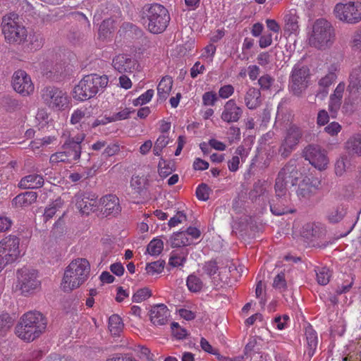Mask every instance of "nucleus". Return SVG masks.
Masks as SVG:
<instances>
[{
	"label": "nucleus",
	"mask_w": 361,
	"mask_h": 361,
	"mask_svg": "<svg viewBox=\"0 0 361 361\" xmlns=\"http://www.w3.org/2000/svg\"><path fill=\"white\" fill-rule=\"evenodd\" d=\"M37 194L34 192H27L17 195L13 200V204L16 207H27L35 202Z\"/></svg>",
	"instance_id": "31"
},
{
	"label": "nucleus",
	"mask_w": 361,
	"mask_h": 361,
	"mask_svg": "<svg viewBox=\"0 0 361 361\" xmlns=\"http://www.w3.org/2000/svg\"><path fill=\"white\" fill-rule=\"evenodd\" d=\"M68 157H70L68 153L66 154L63 149L62 151L52 154L50 157L49 161L52 165H56L61 162L70 163Z\"/></svg>",
	"instance_id": "47"
},
{
	"label": "nucleus",
	"mask_w": 361,
	"mask_h": 361,
	"mask_svg": "<svg viewBox=\"0 0 361 361\" xmlns=\"http://www.w3.org/2000/svg\"><path fill=\"white\" fill-rule=\"evenodd\" d=\"M341 126L337 122H331L327 126L325 127L324 130L326 133L331 136L338 135L341 130Z\"/></svg>",
	"instance_id": "58"
},
{
	"label": "nucleus",
	"mask_w": 361,
	"mask_h": 361,
	"mask_svg": "<svg viewBox=\"0 0 361 361\" xmlns=\"http://www.w3.org/2000/svg\"><path fill=\"white\" fill-rule=\"evenodd\" d=\"M47 319L37 311H29L20 317L16 334L20 339L30 342L39 337L47 328Z\"/></svg>",
	"instance_id": "1"
},
{
	"label": "nucleus",
	"mask_w": 361,
	"mask_h": 361,
	"mask_svg": "<svg viewBox=\"0 0 361 361\" xmlns=\"http://www.w3.org/2000/svg\"><path fill=\"white\" fill-rule=\"evenodd\" d=\"M300 177L301 173L296 166L295 161H290L281 169L276 179L283 181L290 186H295Z\"/></svg>",
	"instance_id": "15"
},
{
	"label": "nucleus",
	"mask_w": 361,
	"mask_h": 361,
	"mask_svg": "<svg viewBox=\"0 0 361 361\" xmlns=\"http://www.w3.org/2000/svg\"><path fill=\"white\" fill-rule=\"evenodd\" d=\"M308 69L305 66H295L292 71L290 87L295 94H299L307 86Z\"/></svg>",
	"instance_id": "16"
},
{
	"label": "nucleus",
	"mask_w": 361,
	"mask_h": 361,
	"mask_svg": "<svg viewBox=\"0 0 361 361\" xmlns=\"http://www.w3.org/2000/svg\"><path fill=\"white\" fill-rule=\"evenodd\" d=\"M173 171V166L164 160H161L159 163V173L161 177H166Z\"/></svg>",
	"instance_id": "53"
},
{
	"label": "nucleus",
	"mask_w": 361,
	"mask_h": 361,
	"mask_svg": "<svg viewBox=\"0 0 361 361\" xmlns=\"http://www.w3.org/2000/svg\"><path fill=\"white\" fill-rule=\"evenodd\" d=\"M63 205V201L61 198H57L54 202H51L44 210V218L45 221L51 219L56 214L58 209Z\"/></svg>",
	"instance_id": "41"
},
{
	"label": "nucleus",
	"mask_w": 361,
	"mask_h": 361,
	"mask_svg": "<svg viewBox=\"0 0 361 361\" xmlns=\"http://www.w3.org/2000/svg\"><path fill=\"white\" fill-rule=\"evenodd\" d=\"M164 249V242L159 238H153L147 246V252L151 256H158Z\"/></svg>",
	"instance_id": "39"
},
{
	"label": "nucleus",
	"mask_w": 361,
	"mask_h": 361,
	"mask_svg": "<svg viewBox=\"0 0 361 361\" xmlns=\"http://www.w3.org/2000/svg\"><path fill=\"white\" fill-rule=\"evenodd\" d=\"M250 151V148H246L243 145L238 146L236 148L235 154L231 159L228 161V168L229 171L232 172L236 171L239 168L240 159L244 162L248 157Z\"/></svg>",
	"instance_id": "23"
},
{
	"label": "nucleus",
	"mask_w": 361,
	"mask_h": 361,
	"mask_svg": "<svg viewBox=\"0 0 361 361\" xmlns=\"http://www.w3.org/2000/svg\"><path fill=\"white\" fill-rule=\"evenodd\" d=\"M18 286L23 295L32 294L40 287L37 272L34 269L23 268L18 271Z\"/></svg>",
	"instance_id": "9"
},
{
	"label": "nucleus",
	"mask_w": 361,
	"mask_h": 361,
	"mask_svg": "<svg viewBox=\"0 0 361 361\" xmlns=\"http://www.w3.org/2000/svg\"><path fill=\"white\" fill-rule=\"evenodd\" d=\"M245 104L249 109H255L261 104V93L255 87H250L245 96Z\"/></svg>",
	"instance_id": "28"
},
{
	"label": "nucleus",
	"mask_w": 361,
	"mask_h": 361,
	"mask_svg": "<svg viewBox=\"0 0 361 361\" xmlns=\"http://www.w3.org/2000/svg\"><path fill=\"white\" fill-rule=\"evenodd\" d=\"M20 256V239L9 235L0 240V271L10 263L16 261Z\"/></svg>",
	"instance_id": "7"
},
{
	"label": "nucleus",
	"mask_w": 361,
	"mask_h": 361,
	"mask_svg": "<svg viewBox=\"0 0 361 361\" xmlns=\"http://www.w3.org/2000/svg\"><path fill=\"white\" fill-rule=\"evenodd\" d=\"M165 262L161 260H157L146 265L145 270L149 275L154 276L162 272L164 268Z\"/></svg>",
	"instance_id": "42"
},
{
	"label": "nucleus",
	"mask_w": 361,
	"mask_h": 361,
	"mask_svg": "<svg viewBox=\"0 0 361 361\" xmlns=\"http://www.w3.org/2000/svg\"><path fill=\"white\" fill-rule=\"evenodd\" d=\"M137 65L136 60L127 54H118L112 61V66L119 73H131Z\"/></svg>",
	"instance_id": "22"
},
{
	"label": "nucleus",
	"mask_w": 361,
	"mask_h": 361,
	"mask_svg": "<svg viewBox=\"0 0 361 361\" xmlns=\"http://www.w3.org/2000/svg\"><path fill=\"white\" fill-rule=\"evenodd\" d=\"M305 159L319 170H324L329 164V159L326 152L322 150L319 146L310 145L304 152Z\"/></svg>",
	"instance_id": "14"
},
{
	"label": "nucleus",
	"mask_w": 361,
	"mask_h": 361,
	"mask_svg": "<svg viewBox=\"0 0 361 361\" xmlns=\"http://www.w3.org/2000/svg\"><path fill=\"white\" fill-rule=\"evenodd\" d=\"M108 82L109 78L106 75L90 74L85 75L73 87V97L79 102L87 101L97 94L102 93Z\"/></svg>",
	"instance_id": "2"
},
{
	"label": "nucleus",
	"mask_w": 361,
	"mask_h": 361,
	"mask_svg": "<svg viewBox=\"0 0 361 361\" xmlns=\"http://www.w3.org/2000/svg\"><path fill=\"white\" fill-rule=\"evenodd\" d=\"M42 97L44 102L51 109L60 111L68 106V98L63 90L54 87H46L42 90Z\"/></svg>",
	"instance_id": "10"
},
{
	"label": "nucleus",
	"mask_w": 361,
	"mask_h": 361,
	"mask_svg": "<svg viewBox=\"0 0 361 361\" xmlns=\"http://www.w3.org/2000/svg\"><path fill=\"white\" fill-rule=\"evenodd\" d=\"M25 41L27 43V47L31 51L39 49L43 46V39L39 33L31 32L27 35Z\"/></svg>",
	"instance_id": "34"
},
{
	"label": "nucleus",
	"mask_w": 361,
	"mask_h": 361,
	"mask_svg": "<svg viewBox=\"0 0 361 361\" xmlns=\"http://www.w3.org/2000/svg\"><path fill=\"white\" fill-rule=\"evenodd\" d=\"M299 16L295 9L287 11L284 14L285 30L290 34L296 33L299 30Z\"/></svg>",
	"instance_id": "25"
},
{
	"label": "nucleus",
	"mask_w": 361,
	"mask_h": 361,
	"mask_svg": "<svg viewBox=\"0 0 361 361\" xmlns=\"http://www.w3.org/2000/svg\"><path fill=\"white\" fill-rule=\"evenodd\" d=\"M316 280L319 285H326L331 276L330 270L326 267H317L314 269Z\"/></svg>",
	"instance_id": "36"
},
{
	"label": "nucleus",
	"mask_w": 361,
	"mask_h": 361,
	"mask_svg": "<svg viewBox=\"0 0 361 361\" xmlns=\"http://www.w3.org/2000/svg\"><path fill=\"white\" fill-rule=\"evenodd\" d=\"M186 219V216L182 212H178L174 216L171 217L169 221V227H175L182 223Z\"/></svg>",
	"instance_id": "61"
},
{
	"label": "nucleus",
	"mask_w": 361,
	"mask_h": 361,
	"mask_svg": "<svg viewBox=\"0 0 361 361\" xmlns=\"http://www.w3.org/2000/svg\"><path fill=\"white\" fill-rule=\"evenodd\" d=\"M170 142V138L167 134H161L155 141L153 148V154L157 157H160L162 150Z\"/></svg>",
	"instance_id": "38"
},
{
	"label": "nucleus",
	"mask_w": 361,
	"mask_h": 361,
	"mask_svg": "<svg viewBox=\"0 0 361 361\" xmlns=\"http://www.w3.org/2000/svg\"><path fill=\"white\" fill-rule=\"evenodd\" d=\"M113 20L111 19L104 20L99 26V33L100 37H106L108 33H111V29L113 28Z\"/></svg>",
	"instance_id": "54"
},
{
	"label": "nucleus",
	"mask_w": 361,
	"mask_h": 361,
	"mask_svg": "<svg viewBox=\"0 0 361 361\" xmlns=\"http://www.w3.org/2000/svg\"><path fill=\"white\" fill-rule=\"evenodd\" d=\"M62 149L66 152V154L68 153V160L71 162L73 161H77L80 158L81 155V147H78L75 145V147L73 146L71 143L66 141L63 145Z\"/></svg>",
	"instance_id": "37"
},
{
	"label": "nucleus",
	"mask_w": 361,
	"mask_h": 361,
	"mask_svg": "<svg viewBox=\"0 0 361 361\" xmlns=\"http://www.w3.org/2000/svg\"><path fill=\"white\" fill-rule=\"evenodd\" d=\"M43 184V177L38 174H30L26 176L20 181V185L23 188H41Z\"/></svg>",
	"instance_id": "30"
},
{
	"label": "nucleus",
	"mask_w": 361,
	"mask_h": 361,
	"mask_svg": "<svg viewBox=\"0 0 361 361\" xmlns=\"http://www.w3.org/2000/svg\"><path fill=\"white\" fill-rule=\"evenodd\" d=\"M13 90L23 96H29L34 92L35 86L30 76L23 70H18L12 76Z\"/></svg>",
	"instance_id": "12"
},
{
	"label": "nucleus",
	"mask_w": 361,
	"mask_h": 361,
	"mask_svg": "<svg viewBox=\"0 0 361 361\" xmlns=\"http://www.w3.org/2000/svg\"><path fill=\"white\" fill-rule=\"evenodd\" d=\"M301 137L302 132L300 128L294 125L290 126L281 147L282 155L288 156L290 152L298 144Z\"/></svg>",
	"instance_id": "17"
},
{
	"label": "nucleus",
	"mask_w": 361,
	"mask_h": 361,
	"mask_svg": "<svg viewBox=\"0 0 361 361\" xmlns=\"http://www.w3.org/2000/svg\"><path fill=\"white\" fill-rule=\"evenodd\" d=\"M242 114L243 109L237 104L233 99H231L225 103L221 118L228 123H235L240 120Z\"/></svg>",
	"instance_id": "19"
},
{
	"label": "nucleus",
	"mask_w": 361,
	"mask_h": 361,
	"mask_svg": "<svg viewBox=\"0 0 361 361\" xmlns=\"http://www.w3.org/2000/svg\"><path fill=\"white\" fill-rule=\"evenodd\" d=\"M273 286L275 288L283 290L286 288V281L285 279V274L281 272L276 276L274 279Z\"/></svg>",
	"instance_id": "57"
},
{
	"label": "nucleus",
	"mask_w": 361,
	"mask_h": 361,
	"mask_svg": "<svg viewBox=\"0 0 361 361\" xmlns=\"http://www.w3.org/2000/svg\"><path fill=\"white\" fill-rule=\"evenodd\" d=\"M123 324L118 314H113L109 319V329L113 335L118 334L123 329Z\"/></svg>",
	"instance_id": "40"
},
{
	"label": "nucleus",
	"mask_w": 361,
	"mask_h": 361,
	"mask_svg": "<svg viewBox=\"0 0 361 361\" xmlns=\"http://www.w3.org/2000/svg\"><path fill=\"white\" fill-rule=\"evenodd\" d=\"M90 269V264L86 259L73 260L65 270L61 282L62 289L68 292L78 288L87 280Z\"/></svg>",
	"instance_id": "3"
},
{
	"label": "nucleus",
	"mask_w": 361,
	"mask_h": 361,
	"mask_svg": "<svg viewBox=\"0 0 361 361\" xmlns=\"http://www.w3.org/2000/svg\"><path fill=\"white\" fill-rule=\"evenodd\" d=\"M320 181L315 178L305 177L299 183L296 194L300 199H309L319 189Z\"/></svg>",
	"instance_id": "18"
},
{
	"label": "nucleus",
	"mask_w": 361,
	"mask_h": 361,
	"mask_svg": "<svg viewBox=\"0 0 361 361\" xmlns=\"http://www.w3.org/2000/svg\"><path fill=\"white\" fill-rule=\"evenodd\" d=\"M292 186H290L286 183L276 179L274 185L275 195L276 198L281 199V204L279 205L275 203H271L270 210L273 214L281 216L292 212V211L286 206L290 196L289 189Z\"/></svg>",
	"instance_id": "11"
},
{
	"label": "nucleus",
	"mask_w": 361,
	"mask_h": 361,
	"mask_svg": "<svg viewBox=\"0 0 361 361\" xmlns=\"http://www.w3.org/2000/svg\"><path fill=\"white\" fill-rule=\"evenodd\" d=\"M91 116L86 107H80L73 111L71 116V123L73 125L85 123Z\"/></svg>",
	"instance_id": "32"
},
{
	"label": "nucleus",
	"mask_w": 361,
	"mask_h": 361,
	"mask_svg": "<svg viewBox=\"0 0 361 361\" xmlns=\"http://www.w3.org/2000/svg\"><path fill=\"white\" fill-rule=\"evenodd\" d=\"M173 86V80L170 76H164L157 85V95L159 99L165 100L169 95Z\"/></svg>",
	"instance_id": "29"
},
{
	"label": "nucleus",
	"mask_w": 361,
	"mask_h": 361,
	"mask_svg": "<svg viewBox=\"0 0 361 361\" xmlns=\"http://www.w3.org/2000/svg\"><path fill=\"white\" fill-rule=\"evenodd\" d=\"M334 13L342 22L355 24L361 20V3H338L334 7Z\"/></svg>",
	"instance_id": "8"
},
{
	"label": "nucleus",
	"mask_w": 361,
	"mask_h": 361,
	"mask_svg": "<svg viewBox=\"0 0 361 361\" xmlns=\"http://www.w3.org/2000/svg\"><path fill=\"white\" fill-rule=\"evenodd\" d=\"M188 253L184 251H172L169 259V264L172 267L183 266L186 262Z\"/></svg>",
	"instance_id": "35"
},
{
	"label": "nucleus",
	"mask_w": 361,
	"mask_h": 361,
	"mask_svg": "<svg viewBox=\"0 0 361 361\" xmlns=\"http://www.w3.org/2000/svg\"><path fill=\"white\" fill-rule=\"evenodd\" d=\"M99 206L106 216L117 215L120 213L121 207L119 200L115 195H106L103 196L99 201Z\"/></svg>",
	"instance_id": "20"
},
{
	"label": "nucleus",
	"mask_w": 361,
	"mask_h": 361,
	"mask_svg": "<svg viewBox=\"0 0 361 361\" xmlns=\"http://www.w3.org/2000/svg\"><path fill=\"white\" fill-rule=\"evenodd\" d=\"M274 80L269 75H264L259 78L258 82L261 88L268 90L272 85Z\"/></svg>",
	"instance_id": "62"
},
{
	"label": "nucleus",
	"mask_w": 361,
	"mask_h": 361,
	"mask_svg": "<svg viewBox=\"0 0 361 361\" xmlns=\"http://www.w3.org/2000/svg\"><path fill=\"white\" fill-rule=\"evenodd\" d=\"M345 149L349 154L361 156V133L353 134L345 142Z\"/></svg>",
	"instance_id": "27"
},
{
	"label": "nucleus",
	"mask_w": 361,
	"mask_h": 361,
	"mask_svg": "<svg viewBox=\"0 0 361 361\" xmlns=\"http://www.w3.org/2000/svg\"><path fill=\"white\" fill-rule=\"evenodd\" d=\"M154 93V90L152 89L147 90L145 92L140 95L137 99H134L133 104L135 106H137L147 104L152 99Z\"/></svg>",
	"instance_id": "45"
},
{
	"label": "nucleus",
	"mask_w": 361,
	"mask_h": 361,
	"mask_svg": "<svg viewBox=\"0 0 361 361\" xmlns=\"http://www.w3.org/2000/svg\"><path fill=\"white\" fill-rule=\"evenodd\" d=\"M177 312L181 318L187 321L192 320L196 317L195 312L192 311L190 310H188L186 308H180L178 310Z\"/></svg>",
	"instance_id": "64"
},
{
	"label": "nucleus",
	"mask_w": 361,
	"mask_h": 361,
	"mask_svg": "<svg viewBox=\"0 0 361 361\" xmlns=\"http://www.w3.org/2000/svg\"><path fill=\"white\" fill-rule=\"evenodd\" d=\"M75 207L82 214H89L96 211L99 207V202L94 194L78 192L73 198Z\"/></svg>",
	"instance_id": "13"
},
{
	"label": "nucleus",
	"mask_w": 361,
	"mask_h": 361,
	"mask_svg": "<svg viewBox=\"0 0 361 361\" xmlns=\"http://www.w3.org/2000/svg\"><path fill=\"white\" fill-rule=\"evenodd\" d=\"M289 320L290 318L287 314L275 317V319H274L273 325L276 329L279 330H283L288 326Z\"/></svg>",
	"instance_id": "50"
},
{
	"label": "nucleus",
	"mask_w": 361,
	"mask_h": 361,
	"mask_svg": "<svg viewBox=\"0 0 361 361\" xmlns=\"http://www.w3.org/2000/svg\"><path fill=\"white\" fill-rule=\"evenodd\" d=\"M345 88L344 82H340L336 87L334 93L330 96L329 111L336 113L340 108L343 92Z\"/></svg>",
	"instance_id": "26"
},
{
	"label": "nucleus",
	"mask_w": 361,
	"mask_h": 361,
	"mask_svg": "<svg viewBox=\"0 0 361 361\" xmlns=\"http://www.w3.org/2000/svg\"><path fill=\"white\" fill-rule=\"evenodd\" d=\"M170 316L169 310L164 304L152 306L149 310V319L156 326H162L167 323Z\"/></svg>",
	"instance_id": "21"
},
{
	"label": "nucleus",
	"mask_w": 361,
	"mask_h": 361,
	"mask_svg": "<svg viewBox=\"0 0 361 361\" xmlns=\"http://www.w3.org/2000/svg\"><path fill=\"white\" fill-rule=\"evenodd\" d=\"M216 47L215 45L213 44H209L202 49L200 56L201 59L212 62L216 53Z\"/></svg>",
	"instance_id": "48"
},
{
	"label": "nucleus",
	"mask_w": 361,
	"mask_h": 361,
	"mask_svg": "<svg viewBox=\"0 0 361 361\" xmlns=\"http://www.w3.org/2000/svg\"><path fill=\"white\" fill-rule=\"evenodd\" d=\"M187 286L192 292H199L203 286L202 281L195 275H190L187 279Z\"/></svg>",
	"instance_id": "43"
},
{
	"label": "nucleus",
	"mask_w": 361,
	"mask_h": 361,
	"mask_svg": "<svg viewBox=\"0 0 361 361\" xmlns=\"http://www.w3.org/2000/svg\"><path fill=\"white\" fill-rule=\"evenodd\" d=\"M12 326V322L8 314L0 316V336H3Z\"/></svg>",
	"instance_id": "49"
},
{
	"label": "nucleus",
	"mask_w": 361,
	"mask_h": 361,
	"mask_svg": "<svg viewBox=\"0 0 361 361\" xmlns=\"http://www.w3.org/2000/svg\"><path fill=\"white\" fill-rule=\"evenodd\" d=\"M333 29L331 23L324 19L317 20L312 27V33L310 37L311 46L317 49H325L333 42Z\"/></svg>",
	"instance_id": "6"
},
{
	"label": "nucleus",
	"mask_w": 361,
	"mask_h": 361,
	"mask_svg": "<svg viewBox=\"0 0 361 361\" xmlns=\"http://www.w3.org/2000/svg\"><path fill=\"white\" fill-rule=\"evenodd\" d=\"M345 212L342 207H336L330 210L327 214L328 220L331 223L340 221L344 216Z\"/></svg>",
	"instance_id": "44"
},
{
	"label": "nucleus",
	"mask_w": 361,
	"mask_h": 361,
	"mask_svg": "<svg viewBox=\"0 0 361 361\" xmlns=\"http://www.w3.org/2000/svg\"><path fill=\"white\" fill-rule=\"evenodd\" d=\"M151 290L147 288L137 290L133 295L132 300L134 302H141L151 297Z\"/></svg>",
	"instance_id": "46"
},
{
	"label": "nucleus",
	"mask_w": 361,
	"mask_h": 361,
	"mask_svg": "<svg viewBox=\"0 0 361 361\" xmlns=\"http://www.w3.org/2000/svg\"><path fill=\"white\" fill-rule=\"evenodd\" d=\"M209 188L206 184L200 185L196 189V196L198 200L207 201L209 197Z\"/></svg>",
	"instance_id": "51"
},
{
	"label": "nucleus",
	"mask_w": 361,
	"mask_h": 361,
	"mask_svg": "<svg viewBox=\"0 0 361 361\" xmlns=\"http://www.w3.org/2000/svg\"><path fill=\"white\" fill-rule=\"evenodd\" d=\"M305 336L307 344L305 353L309 358H311L314 355L317 348V334L311 326H309L305 329Z\"/></svg>",
	"instance_id": "24"
},
{
	"label": "nucleus",
	"mask_w": 361,
	"mask_h": 361,
	"mask_svg": "<svg viewBox=\"0 0 361 361\" xmlns=\"http://www.w3.org/2000/svg\"><path fill=\"white\" fill-rule=\"evenodd\" d=\"M2 32L6 40L10 43L20 44L25 42L27 37V30L16 13H10L4 17Z\"/></svg>",
	"instance_id": "5"
},
{
	"label": "nucleus",
	"mask_w": 361,
	"mask_h": 361,
	"mask_svg": "<svg viewBox=\"0 0 361 361\" xmlns=\"http://www.w3.org/2000/svg\"><path fill=\"white\" fill-rule=\"evenodd\" d=\"M346 171V163L344 158L338 159L335 164V173L338 176H342Z\"/></svg>",
	"instance_id": "63"
},
{
	"label": "nucleus",
	"mask_w": 361,
	"mask_h": 361,
	"mask_svg": "<svg viewBox=\"0 0 361 361\" xmlns=\"http://www.w3.org/2000/svg\"><path fill=\"white\" fill-rule=\"evenodd\" d=\"M133 111L130 109L125 108L123 110L118 111L116 114H114L112 116H111V121L114 122L116 121L125 120L130 116V114Z\"/></svg>",
	"instance_id": "60"
},
{
	"label": "nucleus",
	"mask_w": 361,
	"mask_h": 361,
	"mask_svg": "<svg viewBox=\"0 0 361 361\" xmlns=\"http://www.w3.org/2000/svg\"><path fill=\"white\" fill-rule=\"evenodd\" d=\"M335 71L336 68L334 71H330L324 77L321 78L319 82V85L324 87L330 86L337 78Z\"/></svg>",
	"instance_id": "52"
},
{
	"label": "nucleus",
	"mask_w": 361,
	"mask_h": 361,
	"mask_svg": "<svg viewBox=\"0 0 361 361\" xmlns=\"http://www.w3.org/2000/svg\"><path fill=\"white\" fill-rule=\"evenodd\" d=\"M171 329L173 336L178 339H183L188 335L187 331L181 328L177 322L171 324Z\"/></svg>",
	"instance_id": "55"
},
{
	"label": "nucleus",
	"mask_w": 361,
	"mask_h": 361,
	"mask_svg": "<svg viewBox=\"0 0 361 361\" xmlns=\"http://www.w3.org/2000/svg\"><path fill=\"white\" fill-rule=\"evenodd\" d=\"M234 92V87L231 85H225L220 87L219 95L222 99H228Z\"/></svg>",
	"instance_id": "59"
},
{
	"label": "nucleus",
	"mask_w": 361,
	"mask_h": 361,
	"mask_svg": "<svg viewBox=\"0 0 361 361\" xmlns=\"http://www.w3.org/2000/svg\"><path fill=\"white\" fill-rule=\"evenodd\" d=\"M171 245L173 247H180L188 246L192 244L185 231L174 233L170 239Z\"/></svg>",
	"instance_id": "33"
},
{
	"label": "nucleus",
	"mask_w": 361,
	"mask_h": 361,
	"mask_svg": "<svg viewBox=\"0 0 361 361\" xmlns=\"http://www.w3.org/2000/svg\"><path fill=\"white\" fill-rule=\"evenodd\" d=\"M217 100L214 92H207L202 95V103L204 106H214Z\"/></svg>",
	"instance_id": "56"
},
{
	"label": "nucleus",
	"mask_w": 361,
	"mask_h": 361,
	"mask_svg": "<svg viewBox=\"0 0 361 361\" xmlns=\"http://www.w3.org/2000/svg\"><path fill=\"white\" fill-rule=\"evenodd\" d=\"M143 25L153 34L163 32L170 21L167 9L163 6L154 4L148 6L143 11Z\"/></svg>",
	"instance_id": "4"
}]
</instances>
